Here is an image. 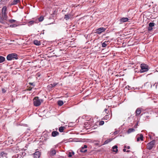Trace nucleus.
Masks as SVG:
<instances>
[{
	"label": "nucleus",
	"mask_w": 158,
	"mask_h": 158,
	"mask_svg": "<svg viewBox=\"0 0 158 158\" xmlns=\"http://www.w3.org/2000/svg\"><path fill=\"white\" fill-rule=\"evenodd\" d=\"M6 10V7L3 6L2 9V14H0V23L3 24H5L6 23V21L7 19Z\"/></svg>",
	"instance_id": "f257e3e1"
},
{
	"label": "nucleus",
	"mask_w": 158,
	"mask_h": 158,
	"mask_svg": "<svg viewBox=\"0 0 158 158\" xmlns=\"http://www.w3.org/2000/svg\"><path fill=\"white\" fill-rule=\"evenodd\" d=\"M34 105L35 106H39L41 103L43 102L42 99H40L38 97H35L33 99Z\"/></svg>",
	"instance_id": "f03ea898"
},
{
	"label": "nucleus",
	"mask_w": 158,
	"mask_h": 158,
	"mask_svg": "<svg viewBox=\"0 0 158 158\" xmlns=\"http://www.w3.org/2000/svg\"><path fill=\"white\" fill-rule=\"evenodd\" d=\"M141 69L140 72L143 73L148 71V66L145 64H142L140 65Z\"/></svg>",
	"instance_id": "7ed1b4c3"
},
{
	"label": "nucleus",
	"mask_w": 158,
	"mask_h": 158,
	"mask_svg": "<svg viewBox=\"0 0 158 158\" xmlns=\"http://www.w3.org/2000/svg\"><path fill=\"white\" fill-rule=\"evenodd\" d=\"M17 55L15 53H12L8 55L6 57V59L8 60H11L18 59Z\"/></svg>",
	"instance_id": "20e7f679"
},
{
	"label": "nucleus",
	"mask_w": 158,
	"mask_h": 158,
	"mask_svg": "<svg viewBox=\"0 0 158 158\" xmlns=\"http://www.w3.org/2000/svg\"><path fill=\"white\" fill-rule=\"evenodd\" d=\"M56 153V151L53 148H52L48 152V156L50 157L54 156Z\"/></svg>",
	"instance_id": "39448f33"
},
{
	"label": "nucleus",
	"mask_w": 158,
	"mask_h": 158,
	"mask_svg": "<svg viewBox=\"0 0 158 158\" xmlns=\"http://www.w3.org/2000/svg\"><path fill=\"white\" fill-rule=\"evenodd\" d=\"M155 140H153L150 142L148 143L147 144V148L148 149L151 150L155 144Z\"/></svg>",
	"instance_id": "423d86ee"
},
{
	"label": "nucleus",
	"mask_w": 158,
	"mask_h": 158,
	"mask_svg": "<svg viewBox=\"0 0 158 158\" xmlns=\"http://www.w3.org/2000/svg\"><path fill=\"white\" fill-rule=\"evenodd\" d=\"M106 30V29L104 27H100L96 29L95 33L97 34H100L102 32H104Z\"/></svg>",
	"instance_id": "0eeeda50"
},
{
	"label": "nucleus",
	"mask_w": 158,
	"mask_h": 158,
	"mask_svg": "<svg viewBox=\"0 0 158 158\" xmlns=\"http://www.w3.org/2000/svg\"><path fill=\"white\" fill-rule=\"evenodd\" d=\"M128 20L129 19L127 18H123L119 19V24H122L123 23L127 22Z\"/></svg>",
	"instance_id": "6e6552de"
},
{
	"label": "nucleus",
	"mask_w": 158,
	"mask_h": 158,
	"mask_svg": "<svg viewBox=\"0 0 158 158\" xmlns=\"http://www.w3.org/2000/svg\"><path fill=\"white\" fill-rule=\"evenodd\" d=\"M136 137L137 139V142L139 141L140 140L141 141L143 140V136L142 134H140L139 135H138L136 136Z\"/></svg>",
	"instance_id": "1a4fd4ad"
},
{
	"label": "nucleus",
	"mask_w": 158,
	"mask_h": 158,
	"mask_svg": "<svg viewBox=\"0 0 158 158\" xmlns=\"http://www.w3.org/2000/svg\"><path fill=\"white\" fill-rule=\"evenodd\" d=\"M87 147V145H84L83 147H81L80 149V151L81 152H85L87 151V150L86 149Z\"/></svg>",
	"instance_id": "9d476101"
},
{
	"label": "nucleus",
	"mask_w": 158,
	"mask_h": 158,
	"mask_svg": "<svg viewBox=\"0 0 158 158\" xmlns=\"http://www.w3.org/2000/svg\"><path fill=\"white\" fill-rule=\"evenodd\" d=\"M40 156V152H35L34 154V158H39Z\"/></svg>",
	"instance_id": "9b49d317"
},
{
	"label": "nucleus",
	"mask_w": 158,
	"mask_h": 158,
	"mask_svg": "<svg viewBox=\"0 0 158 158\" xmlns=\"http://www.w3.org/2000/svg\"><path fill=\"white\" fill-rule=\"evenodd\" d=\"M141 112V109L140 108H138L135 111V116H138L139 115Z\"/></svg>",
	"instance_id": "f8f14e48"
},
{
	"label": "nucleus",
	"mask_w": 158,
	"mask_h": 158,
	"mask_svg": "<svg viewBox=\"0 0 158 158\" xmlns=\"http://www.w3.org/2000/svg\"><path fill=\"white\" fill-rule=\"evenodd\" d=\"M59 132L57 131H54L52 132V135L53 137H55L58 135Z\"/></svg>",
	"instance_id": "ddd939ff"
},
{
	"label": "nucleus",
	"mask_w": 158,
	"mask_h": 158,
	"mask_svg": "<svg viewBox=\"0 0 158 158\" xmlns=\"http://www.w3.org/2000/svg\"><path fill=\"white\" fill-rule=\"evenodd\" d=\"M118 147L117 145H115L112 147L113 151L116 153H117L118 151L117 149Z\"/></svg>",
	"instance_id": "4468645a"
},
{
	"label": "nucleus",
	"mask_w": 158,
	"mask_h": 158,
	"mask_svg": "<svg viewBox=\"0 0 158 158\" xmlns=\"http://www.w3.org/2000/svg\"><path fill=\"white\" fill-rule=\"evenodd\" d=\"M34 43L36 45H40V41L37 40H35L34 41Z\"/></svg>",
	"instance_id": "2eb2a0df"
},
{
	"label": "nucleus",
	"mask_w": 158,
	"mask_h": 158,
	"mask_svg": "<svg viewBox=\"0 0 158 158\" xmlns=\"http://www.w3.org/2000/svg\"><path fill=\"white\" fill-rule=\"evenodd\" d=\"M65 127L64 126H61L59 128V130L60 132H63Z\"/></svg>",
	"instance_id": "dca6fc26"
},
{
	"label": "nucleus",
	"mask_w": 158,
	"mask_h": 158,
	"mask_svg": "<svg viewBox=\"0 0 158 158\" xmlns=\"http://www.w3.org/2000/svg\"><path fill=\"white\" fill-rule=\"evenodd\" d=\"M74 153L73 151L69 152L68 154V156L69 157H71L73 155H74Z\"/></svg>",
	"instance_id": "f3484780"
},
{
	"label": "nucleus",
	"mask_w": 158,
	"mask_h": 158,
	"mask_svg": "<svg viewBox=\"0 0 158 158\" xmlns=\"http://www.w3.org/2000/svg\"><path fill=\"white\" fill-rule=\"evenodd\" d=\"M108 44V41H106L102 44V46L103 48L106 47Z\"/></svg>",
	"instance_id": "a211bd4d"
},
{
	"label": "nucleus",
	"mask_w": 158,
	"mask_h": 158,
	"mask_svg": "<svg viewBox=\"0 0 158 158\" xmlns=\"http://www.w3.org/2000/svg\"><path fill=\"white\" fill-rule=\"evenodd\" d=\"M5 58L2 56H0V63H2L5 61Z\"/></svg>",
	"instance_id": "6ab92c4d"
},
{
	"label": "nucleus",
	"mask_w": 158,
	"mask_h": 158,
	"mask_svg": "<svg viewBox=\"0 0 158 158\" xmlns=\"http://www.w3.org/2000/svg\"><path fill=\"white\" fill-rule=\"evenodd\" d=\"M135 131L134 129L133 128H130L127 131V133L128 134L132 132H133Z\"/></svg>",
	"instance_id": "aec40b11"
},
{
	"label": "nucleus",
	"mask_w": 158,
	"mask_h": 158,
	"mask_svg": "<svg viewBox=\"0 0 158 158\" xmlns=\"http://www.w3.org/2000/svg\"><path fill=\"white\" fill-rule=\"evenodd\" d=\"M7 154L4 152H2L0 153V156L2 157H6Z\"/></svg>",
	"instance_id": "412c9836"
},
{
	"label": "nucleus",
	"mask_w": 158,
	"mask_h": 158,
	"mask_svg": "<svg viewBox=\"0 0 158 158\" xmlns=\"http://www.w3.org/2000/svg\"><path fill=\"white\" fill-rule=\"evenodd\" d=\"M57 103L59 106H61L63 104L64 102L62 100H59L57 102Z\"/></svg>",
	"instance_id": "4be33fe9"
},
{
	"label": "nucleus",
	"mask_w": 158,
	"mask_h": 158,
	"mask_svg": "<svg viewBox=\"0 0 158 158\" xmlns=\"http://www.w3.org/2000/svg\"><path fill=\"white\" fill-rule=\"evenodd\" d=\"M112 140L111 139H109L106 140L104 142V144H107L109 142L111 141Z\"/></svg>",
	"instance_id": "5701e85b"
},
{
	"label": "nucleus",
	"mask_w": 158,
	"mask_h": 158,
	"mask_svg": "<svg viewBox=\"0 0 158 158\" xmlns=\"http://www.w3.org/2000/svg\"><path fill=\"white\" fill-rule=\"evenodd\" d=\"M57 84V83H53L52 84H50L49 86L51 87H53L55 86Z\"/></svg>",
	"instance_id": "b1692460"
},
{
	"label": "nucleus",
	"mask_w": 158,
	"mask_h": 158,
	"mask_svg": "<svg viewBox=\"0 0 158 158\" xmlns=\"http://www.w3.org/2000/svg\"><path fill=\"white\" fill-rule=\"evenodd\" d=\"M20 0H14L13 2V4L16 5L20 2Z\"/></svg>",
	"instance_id": "393cba45"
},
{
	"label": "nucleus",
	"mask_w": 158,
	"mask_h": 158,
	"mask_svg": "<svg viewBox=\"0 0 158 158\" xmlns=\"http://www.w3.org/2000/svg\"><path fill=\"white\" fill-rule=\"evenodd\" d=\"M69 15L68 14L65 15H64V19L66 20H68L69 19Z\"/></svg>",
	"instance_id": "a878e982"
},
{
	"label": "nucleus",
	"mask_w": 158,
	"mask_h": 158,
	"mask_svg": "<svg viewBox=\"0 0 158 158\" xmlns=\"http://www.w3.org/2000/svg\"><path fill=\"white\" fill-rule=\"evenodd\" d=\"M104 119L107 120L110 118V117L108 115H106L103 118Z\"/></svg>",
	"instance_id": "bb28decb"
},
{
	"label": "nucleus",
	"mask_w": 158,
	"mask_h": 158,
	"mask_svg": "<svg viewBox=\"0 0 158 158\" xmlns=\"http://www.w3.org/2000/svg\"><path fill=\"white\" fill-rule=\"evenodd\" d=\"M44 19V17L43 16H41L39 18V22H42L43 20Z\"/></svg>",
	"instance_id": "cd10ccee"
},
{
	"label": "nucleus",
	"mask_w": 158,
	"mask_h": 158,
	"mask_svg": "<svg viewBox=\"0 0 158 158\" xmlns=\"http://www.w3.org/2000/svg\"><path fill=\"white\" fill-rule=\"evenodd\" d=\"M155 23H150L149 24V26L152 27H154L155 26Z\"/></svg>",
	"instance_id": "c85d7f7f"
},
{
	"label": "nucleus",
	"mask_w": 158,
	"mask_h": 158,
	"mask_svg": "<svg viewBox=\"0 0 158 158\" xmlns=\"http://www.w3.org/2000/svg\"><path fill=\"white\" fill-rule=\"evenodd\" d=\"M34 22L33 21H30L28 23V26H30L33 24Z\"/></svg>",
	"instance_id": "c756f323"
},
{
	"label": "nucleus",
	"mask_w": 158,
	"mask_h": 158,
	"mask_svg": "<svg viewBox=\"0 0 158 158\" xmlns=\"http://www.w3.org/2000/svg\"><path fill=\"white\" fill-rule=\"evenodd\" d=\"M16 21V20L14 19H10L9 20V22L10 23H13L15 22Z\"/></svg>",
	"instance_id": "7c9ffc66"
},
{
	"label": "nucleus",
	"mask_w": 158,
	"mask_h": 158,
	"mask_svg": "<svg viewBox=\"0 0 158 158\" xmlns=\"http://www.w3.org/2000/svg\"><path fill=\"white\" fill-rule=\"evenodd\" d=\"M152 27H150L149 26V27H148V31H151L152 29Z\"/></svg>",
	"instance_id": "2f4dec72"
},
{
	"label": "nucleus",
	"mask_w": 158,
	"mask_h": 158,
	"mask_svg": "<svg viewBox=\"0 0 158 158\" xmlns=\"http://www.w3.org/2000/svg\"><path fill=\"white\" fill-rule=\"evenodd\" d=\"M104 122L103 121H101L99 123V124L101 125H102L104 124Z\"/></svg>",
	"instance_id": "473e14b6"
},
{
	"label": "nucleus",
	"mask_w": 158,
	"mask_h": 158,
	"mask_svg": "<svg viewBox=\"0 0 158 158\" xmlns=\"http://www.w3.org/2000/svg\"><path fill=\"white\" fill-rule=\"evenodd\" d=\"M104 111L107 114H108L110 113L109 111H108L107 109H105L104 110Z\"/></svg>",
	"instance_id": "72a5a7b5"
},
{
	"label": "nucleus",
	"mask_w": 158,
	"mask_h": 158,
	"mask_svg": "<svg viewBox=\"0 0 158 158\" xmlns=\"http://www.w3.org/2000/svg\"><path fill=\"white\" fill-rule=\"evenodd\" d=\"M17 26V25L15 24H12L10 25V27H13Z\"/></svg>",
	"instance_id": "f704fd0d"
},
{
	"label": "nucleus",
	"mask_w": 158,
	"mask_h": 158,
	"mask_svg": "<svg viewBox=\"0 0 158 158\" xmlns=\"http://www.w3.org/2000/svg\"><path fill=\"white\" fill-rule=\"evenodd\" d=\"M2 92L3 93H5L6 92V90L4 89H2Z\"/></svg>",
	"instance_id": "c9c22d12"
},
{
	"label": "nucleus",
	"mask_w": 158,
	"mask_h": 158,
	"mask_svg": "<svg viewBox=\"0 0 158 158\" xmlns=\"http://www.w3.org/2000/svg\"><path fill=\"white\" fill-rule=\"evenodd\" d=\"M118 133V131H115L114 132V135H116Z\"/></svg>",
	"instance_id": "e433bc0d"
},
{
	"label": "nucleus",
	"mask_w": 158,
	"mask_h": 158,
	"mask_svg": "<svg viewBox=\"0 0 158 158\" xmlns=\"http://www.w3.org/2000/svg\"><path fill=\"white\" fill-rule=\"evenodd\" d=\"M32 89V88H30V87H29L28 89V90H29V91H31V90Z\"/></svg>",
	"instance_id": "4c0bfd02"
},
{
	"label": "nucleus",
	"mask_w": 158,
	"mask_h": 158,
	"mask_svg": "<svg viewBox=\"0 0 158 158\" xmlns=\"http://www.w3.org/2000/svg\"><path fill=\"white\" fill-rule=\"evenodd\" d=\"M123 151L124 152H126V149L125 148H124L123 150Z\"/></svg>",
	"instance_id": "58836bf2"
},
{
	"label": "nucleus",
	"mask_w": 158,
	"mask_h": 158,
	"mask_svg": "<svg viewBox=\"0 0 158 158\" xmlns=\"http://www.w3.org/2000/svg\"><path fill=\"white\" fill-rule=\"evenodd\" d=\"M30 84H31V85H33V83H30Z\"/></svg>",
	"instance_id": "ea45409f"
},
{
	"label": "nucleus",
	"mask_w": 158,
	"mask_h": 158,
	"mask_svg": "<svg viewBox=\"0 0 158 158\" xmlns=\"http://www.w3.org/2000/svg\"><path fill=\"white\" fill-rule=\"evenodd\" d=\"M127 148L128 149H129L130 148V147L128 146H127Z\"/></svg>",
	"instance_id": "a19ab883"
},
{
	"label": "nucleus",
	"mask_w": 158,
	"mask_h": 158,
	"mask_svg": "<svg viewBox=\"0 0 158 158\" xmlns=\"http://www.w3.org/2000/svg\"><path fill=\"white\" fill-rule=\"evenodd\" d=\"M157 85H158H158H156V88H157Z\"/></svg>",
	"instance_id": "79ce46f5"
},
{
	"label": "nucleus",
	"mask_w": 158,
	"mask_h": 158,
	"mask_svg": "<svg viewBox=\"0 0 158 158\" xmlns=\"http://www.w3.org/2000/svg\"><path fill=\"white\" fill-rule=\"evenodd\" d=\"M130 152L129 150H127V152Z\"/></svg>",
	"instance_id": "37998d69"
},
{
	"label": "nucleus",
	"mask_w": 158,
	"mask_h": 158,
	"mask_svg": "<svg viewBox=\"0 0 158 158\" xmlns=\"http://www.w3.org/2000/svg\"><path fill=\"white\" fill-rule=\"evenodd\" d=\"M135 72H137V71L136 70H135Z\"/></svg>",
	"instance_id": "c03bdc74"
},
{
	"label": "nucleus",
	"mask_w": 158,
	"mask_h": 158,
	"mask_svg": "<svg viewBox=\"0 0 158 158\" xmlns=\"http://www.w3.org/2000/svg\"><path fill=\"white\" fill-rule=\"evenodd\" d=\"M112 117V114L111 115V117Z\"/></svg>",
	"instance_id": "a18cd8bd"
},
{
	"label": "nucleus",
	"mask_w": 158,
	"mask_h": 158,
	"mask_svg": "<svg viewBox=\"0 0 158 158\" xmlns=\"http://www.w3.org/2000/svg\"><path fill=\"white\" fill-rule=\"evenodd\" d=\"M43 34H44V32H43Z\"/></svg>",
	"instance_id": "49530a36"
},
{
	"label": "nucleus",
	"mask_w": 158,
	"mask_h": 158,
	"mask_svg": "<svg viewBox=\"0 0 158 158\" xmlns=\"http://www.w3.org/2000/svg\"><path fill=\"white\" fill-rule=\"evenodd\" d=\"M124 148H126V146H125Z\"/></svg>",
	"instance_id": "de8ad7c7"
}]
</instances>
